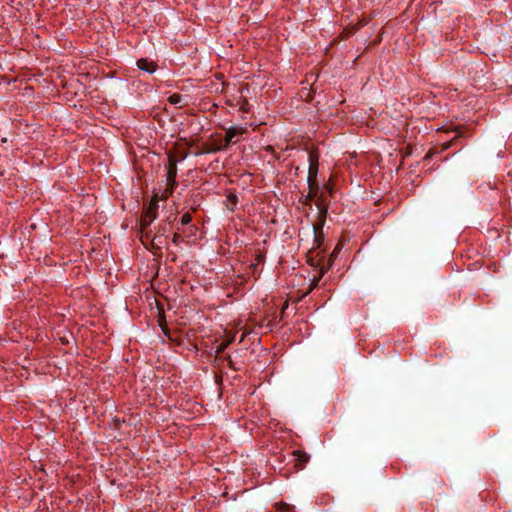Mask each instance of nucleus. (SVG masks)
I'll list each match as a JSON object with an SVG mask.
<instances>
[{"label": "nucleus", "instance_id": "f257e3e1", "mask_svg": "<svg viewBox=\"0 0 512 512\" xmlns=\"http://www.w3.org/2000/svg\"><path fill=\"white\" fill-rule=\"evenodd\" d=\"M309 169L307 182L311 190L318 189V183L316 181L318 175V158L313 153L308 155Z\"/></svg>", "mask_w": 512, "mask_h": 512}, {"label": "nucleus", "instance_id": "f03ea898", "mask_svg": "<svg viewBox=\"0 0 512 512\" xmlns=\"http://www.w3.org/2000/svg\"><path fill=\"white\" fill-rule=\"evenodd\" d=\"M157 210H158V199L154 197L151 199L147 209L141 216V227L145 229L148 227L156 218H157Z\"/></svg>", "mask_w": 512, "mask_h": 512}, {"label": "nucleus", "instance_id": "7ed1b4c3", "mask_svg": "<svg viewBox=\"0 0 512 512\" xmlns=\"http://www.w3.org/2000/svg\"><path fill=\"white\" fill-rule=\"evenodd\" d=\"M176 177H177V160L174 157H169L168 169L166 175V181L168 185V193L171 195L176 186Z\"/></svg>", "mask_w": 512, "mask_h": 512}, {"label": "nucleus", "instance_id": "20e7f679", "mask_svg": "<svg viewBox=\"0 0 512 512\" xmlns=\"http://www.w3.org/2000/svg\"><path fill=\"white\" fill-rule=\"evenodd\" d=\"M246 131V127L240 126H231L226 130L224 137V145L222 147L217 148L216 150H222L227 148L231 143H235L238 141L236 139L239 135H242Z\"/></svg>", "mask_w": 512, "mask_h": 512}, {"label": "nucleus", "instance_id": "39448f33", "mask_svg": "<svg viewBox=\"0 0 512 512\" xmlns=\"http://www.w3.org/2000/svg\"><path fill=\"white\" fill-rule=\"evenodd\" d=\"M137 67L140 70L145 71L149 74L154 73L157 69V65L154 62L149 61L145 58H141L137 61Z\"/></svg>", "mask_w": 512, "mask_h": 512}, {"label": "nucleus", "instance_id": "423d86ee", "mask_svg": "<svg viewBox=\"0 0 512 512\" xmlns=\"http://www.w3.org/2000/svg\"><path fill=\"white\" fill-rule=\"evenodd\" d=\"M293 455L295 457L296 462L295 466L298 468H303L310 459V456L307 453L300 450L294 451Z\"/></svg>", "mask_w": 512, "mask_h": 512}, {"label": "nucleus", "instance_id": "0eeeda50", "mask_svg": "<svg viewBox=\"0 0 512 512\" xmlns=\"http://www.w3.org/2000/svg\"><path fill=\"white\" fill-rule=\"evenodd\" d=\"M183 99L184 98H183V96L181 94L174 93V94L169 96L168 101L172 105H179L181 107Z\"/></svg>", "mask_w": 512, "mask_h": 512}, {"label": "nucleus", "instance_id": "6e6552de", "mask_svg": "<svg viewBox=\"0 0 512 512\" xmlns=\"http://www.w3.org/2000/svg\"><path fill=\"white\" fill-rule=\"evenodd\" d=\"M181 225H188L192 222V216L190 215V213H184L181 217Z\"/></svg>", "mask_w": 512, "mask_h": 512}, {"label": "nucleus", "instance_id": "1a4fd4ad", "mask_svg": "<svg viewBox=\"0 0 512 512\" xmlns=\"http://www.w3.org/2000/svg\"><path fill=\"white\" fill-rule=\"evenodd\" d=\"M230 344V341H225V342H222L221 344H219L216 348V354H221L223 353L226 348L229 346Z\"/></svg>", "mask_w": 512, "mask_h": 512}, {"label": "nucleus", "instance_id": "9d476101", "mask_svg": "<svg viewBox=\"0 0 512 512\" xmlns=\"http://www.w3.org/2000/svg\"><path fill=\"white\" fill-rule=\"evenodd\" d=\"M460 136H462V133L458 131L451 141H447L443 144V150L450 148L452 146V142L455 141Z\"/></svg>", "mask_w": 512, "mask_h": 512}, {"label": "nucleus", "instance_id": "9b49d317", "mask_svg": "<svg viewBox=\"0 0 512 512\" xmlns=\"http://www.w3.org/2000/svg\"><path fill=\"white\" fill-rule=\"evenodd\" d=\"M172 241L175 245H178L179 243H181L183 241V238L181 237V235L179 233H175Z\"/></svg>", "mask_w": 512, "mask_h": 512}, {"label": "nucleus", "instance_id": "f8f14e48", "mask_svg": "<svg viewBox=\"0 0 512 512\" xmlns=\"http://www.w3.org/2000/svg\"><path fill=\"white\" fill-rule=\"evenodd\" d=\"M228 200H229L230 202H232L234 205H236V204H237V201H238V198H237V196H236V195H234V194H230V195H228Z\"/></svg>", "mask_w": 512, "mask_h": 512}, {"label": "nucleus", "instance_id": "ddd939ff", "mask_svg": "<svg viewBox=\"0 0 512 512\" xmlns=\"http://www.w3.org/2000/svg\"><path fill=\"white\" fill-rule=\"evenodd\" d=\"M319 280H320V278L313 280V283L311 285V289H314L318 285Z\"/></svg>", "mask_w": 512, "mask_h": 512}, {"label": "nucleus", "instance_id": "4468645a", "mask_svg": "<svg viewBox=\"0 0 512 512\" xmlns=\"http://www.w3.org/2000/svg\"><path fill=\"white\" fill-rule=\"evenodd\" d=\"M227 360L229 361V365H230V367H233V366H232L233 362H232V359H231V356H230V355H228V356H227Z\"/></svg>", "mask_w": 512, "mask_h": 512}, {"label": "nucleus", "instance_id": "2eb2a0df", "mask_svg": "<svg viewBox=\"0 0 512 512\" xmlns=\"http://www.w3.org/2000/svg\"><path fill=\"white\" fill-rule=\"evenodd\" d=\"M338 251H339V249H338V248H336L335 250H333L332 256H335V255H336V253H337Z\"/></svg>", "mask_w": 512, "mask_h": 512}, {"label": "nucleus", "instance_id": "dca6fc26", "mask_svg": "<svg viewBox=\"0 0 512 512\" xmlns=\"http://www.w3.org/2000/svg\"><path fill=\"white\" fill-rule=\"evenodd\" d=\"M244 338H245V335H244V334H242V335H241V338H240V342H242V341L244 340Z\"/></svg>", "mask_w": 512, "mask_h": 512}]
</instances>
